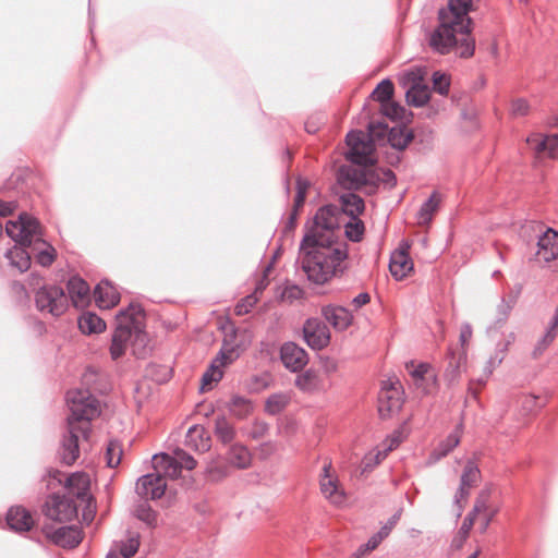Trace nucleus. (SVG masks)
<instances>
[{
    "label": "nucleus",
    "instance_id": "obj_1",
    "mask_svg": "<svg viewBox=\"0 0 558 558\" xmlns=\"http://www.w3.org/2000/svg\"><path fill=\"white\" fill-rule=\"evenodd\" d=\"M339 214L336 205L320 207L300 243L296 263L315 284L326 283L347 268L348 244L336 234Z\"/></svg>",
    "mask_w": 558,
    "mask_h": 558
},
{
    "label": "nucleus",
    "instance_id": "obj_2",
    "mask_svg": "<svg viewBox=\"0 0 558 558\" xmlns=\"http://www.w3.org/2000/svg\"><path fill=\"white\" fill-rule=\"evenodd\" d=\"M472 0H448L447 8L438 12V26L429 36L428 44L438 53L454 49L461 58L474 54L475 40L471 37L469 11Z\"/></svg>",
    "mask_w": 558,
    "mask_h": 558
},
{
    "label": "nucleus",
    "instance_id": "obj_3",
    "mask_svg": "<svg viewBox=\"0 0 558 558\" xmlns=\"http://www.w3.org/2000/svg\"><path fill=\"white\" fill-rule=\"evenodd\" d=\"M5 232L15 243L28 246L31 256L43 267L50 266L57 256L56 248L44 239L43 228L33 216L22 213L17 220H9Z\"/></svg>",
    "mask_w": 558,
    "mask_h": 558
},
{
    "label": "nucleus",
    "instance_id": "obj_4",
    "mask_svg": "<svg viewBox=\"0 0 558 558\" xmlns=\"http://www.w3.org/2000/svg\"><path fill=\"white\" fill-rule=\"evenodd\" d=\"M132 340L141 344L147 340V336L143 330V308L137 303H131L116 315V328L110 345L112 360L120 359Z\"/></svg>",
    "mask_w": 558,
    "mask_h": 558
},
{
    "label": "nucleus",
    "instance_id": "obj_5",
    "mask_svg": "<svg viewBox=\"0 0 558 558\" xmlns=\"http://www.w3.org/2000/svg\"><path fill=\"white\" fill-rule=\"evenodd\" d=\"M66 405L70 414L69 426H77L83 433L92 432V421L101 413L100 402L88 389H71L66 392Z\"/></svg>",
    "mask_w": 558,
    "mask_h": 558
},
{
    "label": "nucleus",
    "instance_id": "obj_6",
    "mask_svg": "<svg viewBox=\"0 0 558 558\" xmlns=\"http://www.w3.org/2000/svg\"><path fill=\"white\" fill-rule=\"evenodd\" d=\"M36 308L44 315L61 316L68 308V295L54 284H43L35 292Z\"/></svg>",
    "mask_w": 558,
    "mask_h": 558
},
{
    "label": "nucleus",
    "instance_id": "obj_7",
    "mask_svg": "<svg viewBox=\"0 0 558 558\" xmlns=\"http://www.w3.org/2000/svg\"><path fill=\"white\" fill-rule=\"evenodd\" d=\"M47 487L49 489L63 484L70 496L81 500H85L88 497L90 481L86 473L75 472L63 481L64 474L61 471L50 469L47 471Z\"/></svg>",
    "mask_w": 558,
    "mask_h": 558
},
{
    "label": "nucleus",
    "instance_id": "obj_8",
    "mask_svg": "<svg viewBox=\"0 0 558 558\" xmlns=\"http://www.w3.org/2000/svg\"><path fill=\"white\" fill-rule=\"evenodd\" d=\"M349 151L347 159L357 166H371L375 162L372 157L374 150L373 140L362 131H351L347 134Z\"/></svg>",
    "mask_w": 558,
    "mask_h": 558
},
{
    "label": "nucleus",
    "instance_id": "obj_9",
    "mask_svg": "<svg viewBox=\"0 0 558 558\" xmlns=\"http://www.w3.org/2000/svg\"><path fill=\"white\" fill-rule=\"evenodd\" d=\"M349 151L347 159L357 166H371L375 162L372 157L374 150L373 140L362 131H351L347 134Z\"/></svg>",
    "mask_w": 558,
    "mask_h": 558
},
{
    "label": "nucleus",
    "instance_id": "obj_10",
    "mask_svg": "<svg viewBox=\"0 0 558 558\" xmlns=\"http://www.w3.org/2000/svg\"><path fill=\"white\" fill-rule=\"evenodd\" d=\"M44 515L56 522H70L77 515V508L71 497L52 494L43 506Z\"/></svg>",
    "mask_w": 558,
    "mask_h": 558
},
{
    "label": "nucleus",
    "instance_id": "obj_11",
    "mask_svg": "<svg viewBox=\"0 0 558 558\" xmlns=\"http://www.w3.org/2000/svg\"><path fill=\"white\" fill-rule=\"evenodd\" d=\"M90 433H83L77 426H69L62 435L58 454L60 461L65 465H72L80 456V438L87 439Z\"/></svg>",
    "mask_w": 558,
    "mask_h": 558
},
{
    "label": "nucleus",
    "instance_id": "obj_12",
    "mask_svg": "<svg viewBox=\"0 0 558 558\" xmlns=\"http://www.w3.org/2000/svg\"><path fill=\"white\" fill-rule=\"evenodd\" d=\"M303 338L313 350H323L330 342L328 326L319 318H307L303 326Z\"/></svg>",
    "mask_w": 558,
    "mask_h": 558
},
{
    "label": "nucleus",
    "instance_id": "obj_13",
    "mask_svg": "<svg viewBox=\"0 0 558 558\" xmlns=\"http://www.w3.org/2000/svg\"><path fill=\"white\" fill-rule=\"evenodd\" d=\"M403 403V399L399 388L395 383L387 380L383 383L378 393V413L381 418L390 417L393 413L399 412Z\"/></svg>",
    "mask_w": 558,
    "mask_h": 558
},
{
    "label": "nucleus",
    "instance_id": "obj_14",
    "mask_svg": "<svg viewBox=\"0 0 558 558\" xmlns=\"http://www.w3.org/2000/svg\"><path fill=\"white\" fill-rule=\"evenodd\" d=\"M43 532L49 541L63 548H74L83 539L81 529L74 525L53 529L46 524Z\"/></svg>",
    "mask_w": 558,
    "mask_h": 558
},
{
    "label": "nucleus",
    "instance_id": "obj_15",
    "mask_svg": "<svg viewBox=\"0 0 558 558\" xmlns=\"http://www.w3.org/2000/svg\"><path fill=\"white\" fill-rule=\"evenodd\" d=\"M167 483L160 473H149L140 477L135 490L142 499H159L165 495Z\"/></svg>",
    "mask_w": 558,
    "mask_h": 558
},
{
    "label": "nucleus",
    "instance_id": "obj_16",
    "mask_svg": "<svg viewBox=\"0 0 558 558\" xmlns=\"http://www.w3.org/2000/svg\"><path fill=\"white\" fill-rule=\"evenodd\" d=\"M238 356L239 353L233 347H223L210 367L203 374L201 390L205 391L213 383L219 381L222 378L220 366L232 363Z\"/></svg>",
    "mask_w": 558,
    "mask_h": 558
},
{
    "label": "nucleus",
    "instance_id": "obj_17",
    "mask_svg": "<svg viewBox=\"0 0 558 558\" xmlns=\"http://www.w3.org/2000/svg\"><path fill=\"white\" fill-rule=\"evenodd\" d=\"M536 226L539 228L541 232L537 236L536 255L545 263L558 259V232L553 228H547L545 231H542V226Z\"/></svg>",
    "mask_w": 558,
    "mask_h": 558
},
{
    "label": "nucleus",
    "instance_id": "obj_18",
    "mask_svg": "<svg viewBox=\"0 0 558 558\" xmlns=\"http://www.w3.org/2000/svg\"><path fill=\"white\" fill-rule=\"evenodd\" d=\"M280 359L291 372L301 371L308 362L307 352L294 342H287L281 347Z\"/></svg>",
    "mask_w": 558,
    "mask_h": 558
},
{
    "label": "nucleus",
    "instance_id": "obj_19",
    "mask_svg": "<svg viewBox=\"0 0 558 558\" xmlns=\"http://www.w3.org/2000/svg\"><path fill=\"white\" fill-rule=\"evenodd\" d=\"M331 463H325L319 480L320 492L326 499L333 505H341L344 501V494L339 488L338 478L330 473Z\"/></svg>",
    "mask_w": 558,
    "mask_h": 558
},
{
    "label": "nucleus",
    "instance_id": "obj_20",
    "mask_svg": "<svg viewBox=\"0 0 558 558\" xmlns=\"http://www.w3.org/2000/svg\"><path fill=\"white\" fill-rule=\"evenodd\" d=\"M322 315L337 331L347 330L353 323V314L339 305H326L322 308Z\"/></svg>",
    "mask_w": 558,
    "mask_h": 558
},
{
    "label": "nucleus",
    "instance_id": "obj_21",
    "mask_svg": "<svg viewBox=\"0 0 558 558\" xmlns=\"http://www.w3.org/2000/svg\"><path fill=\"white\" fill-rule=\"evenodd\" d=\"M140 533L129 531L125 539L114 542L106 558H131L140 547Z\"/></svg>",
    "mask_w": 558,
    "mask_h": 558
},
{
    "label": "nucleus",
    "instance_id": "obj_22",
    "mask_svg": "<svg viewBox=\"0 0 558 558\" xmlns=\"http://www.w3.org/2000/svg\"><path fill=\"white\" fill-rule=\"evenodd\" d=\"M405 248H399L392 252L389 262V270L396 280H402L413 269V262Z\"/></svg>",
    "mask_w": 558,
    "mask_h": 558
},
{
    "label": "nucleus",
    "instance_id": "obj_23",
    "mask_svg": "<svg viewBox=\"0 0 558 558\" xmlns=\"http://www.w3.org/2000/svg\"><path fill=\"white\" fill-rule=\"evenodd\" d=\"M526 144L536 154H547L551 158H558V135L542 136L533 134L526 138Z\"/></svg>",
    "mask_w": 558,
    "mask_h": 558
},
{
    "label": "nucleus",
    "instance_id": "obj_24",
    "mask_svg": "<svg viewBox=\"0 0 558 558\" xmlns=\"http://www.w3.org/2000/svg\"><path fill=\"white\" fill-rule=\"evenodd\" d=\"M366 167V166H363ZM365 168H355L353 166H342L338 172L339 183L349 190H360L364 187Z\"/></svg>",
    "mask_w": 558,
    "mask_h": 558
},
{
    "label": "nucleus",
    "instance_id": "obj_25",
    "mask_svg": "<svg viewBox=\"0 0 558 558\" xmlns=\"http://www.w3.org/2000/svg\"><path fill=\"white\" fill-rule=\"evenodd\" d=\"M7 523L9 527L16 532L29 531L34 524V520L25 508L11 507L7 513Z\"/></svg>",
    "mask_w": 558,
    "mask_h": 558
},
{
    "label": "nucleus",
    "instance_id": "obj_26",
    "mask_svg": "<svg viewBox=\"0 0 558 558\" xmlns=\"http://www.w3.org/2000/svg\"><path fill=\"white\" fill-rule=\"evenodd\" d=\"M94 295L100 308H111L120 301L118 290L107 280H102L96 286Z\"/></svg>",
    "mask_w": 558,
    "mask_h": 558
},
{
    "label": "nucleus",
    "instance_id": "obj_27",
    "mask_svg": "<svg viewBox=\"0 0 558 558\" xmlns=\"http://www.w3.org/2000/svg\"><path fill=\"white\" fill-rule=\"evenodd\" d=\"M252 459V453L248 448L240 442L232 444L227 452L228 463L239 470L250 468Z\"/></svg>",
    "mask_w": 558,
    "mask_h": 558
},
{
    "label": "nucleus",
    "instance_id": "obj_28",
    "mask_svg": "<svg viewBox=\"0 0 558 558\" xmlns=\"http://www.w3.org/2000/svg\"><path fill=\"white\" fill-rule=\"evenodd\" d=\"M184 442L186 447L199 452L210 448V438L205 428L199 425H193L187 429Z\"/></svg>",
    "mask_w": 558,
    "mask_h": 558
},
{
    "label": "nucleus",
    "instance_id": "obj_29",
    "mask_svg": "<svg viewBox=\"0 0 558 558\" xmlns=\"http://www.w3.org/2000/svg\"><path fill=\"white\" fill-rule=\"evenodd\" d=\"M66 287L74 306H83L88 302L89 286L85 280L74 276L69 279Z\"/></svg>",
    "mask_w": 558,
    "mask_h": 558
},
{
    "label": "nucleus",
    "instance_id": "obj_30",
    "mask_svg": "<svg viewBox=\"0 0 558 558\" xmlns=\"http://www.w3.org/2000/svg\"><path fill=\"white\" fill-rule=\"evenodd\" d=\"M15 244L16 245L13 248L7 251L5 257L12 267L24 272L31 267V250L27 251L28 246H22L17 243Z\"/></svg>",
    "mask_w": 558,
    "mask_h": 558
},
{
    "label": "nucleus",
    "instance_id": "obj_31",
    "mask_svg": "<svg viewBox=\"0 0 558 558\" xmlns=\"http://www.w3.org/2000/svg\"><path fill=\"white\" fill-rule=\"evenodd\" d=\"M153 463L156 470H160L166 476L178 478L181 474V466L174 456L168 453L155 454Z\"/></svg>",
    "mask_w": 558,
    "mask_h": 558
},
{
    "label": "nucleus",
    "instance_id": "obj_32",
    "mask_svg": "<svg viewBox=\"0 0 558 558\" xmlns=\"http://www.w3.org/2000/svg\"><path fill=\"white\" fill-rule=\"evenodd\" d=\"M78 328L85 335L99 333L106 329V323L95 313L85 312L78 318Z\"/></svg>",
    "mask_w": 558,
    "mask_h": 558
},
{
    "label": "nucleus",
    "instance_id": "obj_33",
    "mask_svg": "<svg viewBox=\"0 0 558 558\" xmlns=\"http://www.w3.org/2000/svg\"><path fill=\"white\" fill-rule=\"evenodd\" d=\"M214 434L223 445L231 444L236 436L234 426L225 416L215 420Z\"/></svg>",
    "mask_w": 558,
    "mask_h": 558
},
{
    "label": "nucleus",
    "instance_id": "obj_34",
    "mask_svg": "<svg viewBox=\"0 0 558 558\" xmlns=\"http://www.w3.org/2000/svg\"><path fill=\"white\" fill-rule=\"evenodd\" d=\"M229 412L239 420L247 417L253 411L252 401L242 396H232L228 402Z\"/></svg>",
    "mask_w": 558,
    "mask_h": 558
},
{
    "label": "nucleus",
    "instance_id": "obj_35",
    "mask_svg": "<svg viewBox=\"0 0 558 558\" xmlns=\"http://www.w3.org/2000/svg\"><path fill=\"white\" fill-rule=\"evenodd\" d=\"M295 386L304 392H314L320 389V378L315 369H306L295 379Z\"/></svg>",
    "mask_w": 558,
    "mask_h": 558
},
{
    "label": "nucleus",
    "instance_id": "obj_36",
    "mask_svg": "<svg viewBox=\"0 0 558 558\" xmlns=\"http://www.w3.org/2000/svg\"><path fill=\"white\" fill-rule=\"evenodd\" d=\"M340 199L343 213L350 216L351 219L357 218L364 211V202L359 195L348 193L341 195Z\"/></svg>",
    "mask_w": 558,
    "mask_h": 558
},
{
    "label": "nucleus",
    "instance_id": "obj_37",
    "mask_svg": "<svg viewBox=\"0 0 558 558\" xmlns=\"http://www.w3.org/2000/svg\"><path fill=\"white\" fill-rule=\"evenodd\" d=\"M440 204V195L437 192H433L428 199H426L418 213L417 221L420 225H427L432 221L435 211L438 209Z\"/></svg>",
    "mask_w": 558,
    "mask_h": 558
},
{
    "label": "nucleus",
    "instance_id": "obj_38",
    "mask_svg": "<svg viewBox=\"0 0 558 558\" xmlns=\"http://www.w3.org/2000/svg\"><path fill=\"white\" fill-rule=\"evenodd\" d=\"M405 368L412 380H432L436 385V375L432 373V367L427 363L415 364L413 361L405 364Z\"/></svg>",
    "mask_w": 558,
    "mask_h": 558
},
{
    "label": "nucleus",
    "instance_id": "obj_39",
    "mask_svg": "<svg viewBox=\"0 0 558 558\" xmlns=\"http://www.w3.org/2000/svg\"><path fill=\"white\" fill-rule=\"evenodd\" d=\"M412 133L404 128H391L387 136L391 147L398 150H403L412 141Z\"/></svg>",
    "mask_w": 558,
    "mask_h": 558
},
{
    "label": "nucleus",
    "instance_id": "obj_40",
    "mask_svg": "<svg viewBox=\"0 0 558 558\" xmlns=\"http://www.w3.org/2000/svg\"><path fill=\"white\" fill-rule=\"evenodd\" d=\"M290 397L288 393H272L265 401V412L270 415H277L288 407Z\"/></svg>",
    "mask_w": 558,
    "mask_h": 558
},
{
    "label": "nucleus",
    "instance_id": "obj_41",
    "mask_svg": "<svg viewBox=\"0 0 558 558\" xmlns=\"http://www.w3.org/2000/svg\"><path fill=\"white\" fill-rule=\"evenodd\" d=\"M429 97H430V93H429V88L426 84L418 86V87L417 86L412 87L405 92L407 102L410 106H413L416 108L425 106L428 102Z\"/></svg>",
    "mask_w": 558,
    "mask_h": 558
},
{
    "label": "nucleus",
    "instance_id": "obj_42",
    "mask_svg": "<svg viewBox=\"0 0 558 558\" xmlns=\"http://www.w3.org/2000/svg\"><path fill=\"white\" fill-rule=\"evenodd\" d=\"M480 480L481 471L478 465L473 460H469L461 474L460 484L471 489L480 482Z\"/></svg>",
    "mask_w": 558,
    "mask_h": 558
},
{
    "label": "nucleus",
    "instance_id": "obj_43",
    "mask_svg": "<svg viewBox=\"0 0 558 558\" xmlns=\"http://www.w3.org/2000/svg\"><path fill=\"white\" fill-rule=\"evenodd\" d=\"M405 92L412 87L424 85L423 72L421 69H413L403 72L399 78Z\"/></svg>",
    "mask_w": 558,
    "mask_h": 558
},
{
    "label": "nucleus",
    "instance_id": "obj_44",
    "mask_svg": "<svg viewBox=\"0 0 558 558\" xmlns=\"http://www.w3.org/2000/svg\"><path fill=\"white\" fill-rule=\"evenodd\" d=\"M148 499L141 500L134 510V513L136 518L143 522H145L147 525L153 526L156 524L157 521V514L151 509L149 504L147 502Z\"/></svg>",
    "mask_w": 558,
    "mask_h": 558
},
{
    "label": "nucleus",
    "instance_id": "obj_45",
    "mask_svg": "<svg viewBox=\"0 0 558 558\" xmlns=\"http://www.w3.org/2000/svg\"><path fill=\"white\" fill-rule=\"evenodd\" d=\"M393 95V84L390 80H383L372 93V97L381 105L389 102Z\"/></svg>",
    "mask_w": 558,
    "mask_h": 558
},
{
    "label": "nucleus",
    "instance_id": "obj_46",
    "mask_svg": "<svg viewBox=\"0 0 558 558\" xmlns=\"http://www.w3.org/2000/svg\"><path fill=\"white\" fill-rule=\"evenodd\" d=\"M489 498H490V489L485 488L480 492L478 496L475 499L473 509L470 511L471 514H473L475 518L477 514L486 513L490 511L489 508Z\"/></svg>",
    "mask_w": 558,
    "mask_h": 558
},
{
    "label": "nucleus",
    "instance_id": "obj_47",
    "mask_svg": "<svg viewBox=\"0 0 558 558\" xmlns=\"http://www.w3.org/2000/svg\"><path fill=\"white\" fill-rule=\"evenodd\" d=\"M122 456L121 445L117 440L109 441L106 451L107 465L109 468H116L120 464Z\"/></svg>",
    "mask_w": 558,
    "mask_h": 558
},
{
    "label": "nucleus",
    "instance_id": "obj_48",
    "mask_svg": "<svg viewBox=\"0 0 558 558\" xmlns=\"http://www.w3.org/2000/svg\"><path fill=\"white\" fill-rule=\"evenodd\" d=\"M364 234V223L359 218L352 219L345 225V235L353 242L362 240Z\"/></svg>",
    "mask_w": 558,
    "mask_h": 558
},
{
    "label": "nucleus",
    "instance_id": "obj_49",
    "mask_svg": "<svg viewBox=\"0 0 558 558\" xmlns=\"http://www.w3.org/2000/svg\"><path fill=\"white\" fill-rule=\"evenodd\" d=\"M450 354L449 365L446 369L445 376L448 381L453 383L460 375V364L463 359H465V352H463L459 357H456L452 352Z\"/></svg>",
    "mask_w": 558,
    "mask_h": 558
},
{
    "label": "nucleus",
    "instance_id": "obj_50",
    "mask_svg": "<svg viewBox=\"0 0 558 558\" xmlns=\"http://www.w3.org/2000/svg\"><path fill=\"white\" fill-rule=\"evenodd\" d=\"M558 333L551 331L550 329H546L544 336L537 341L532 352L534 359L541 356L544 351L553 343Z\"/></svg>",
    "mask_w": 558,
    "mask_h": 558
},
{
    "label": "nucleus",
    "instance_id": "obj_51",
    "mask_svg": "<svg viewBox=\"0 0 558 558\" xmlns=\"http://www.w3.org/2000/svg\"><path fill=\"white\" fill-rule=\"evenodd\" d=\"M388 125L385 122H369L367 125L368 136L374 141H381L388 136Z\"/></svg>",
    "mask_w": 558,
    "mask_h": 558
},
{
    "label": "nucleus",
    "instance_id": "obj_52",
    "mask_svg": "<svg viewBox=\"0 0 558 558\" xmlns=\"http://www.w3.org/2000/svg\"><path fill=\"white\" fill-rule=\"evenodd\" d=\"M269 425L266 422L255 420L247 430V436L254 440H259L267 435Z\"/></svg>",
    "mask_w": 558,
    "mask_h": 558
},
{
    "label": "nucleus",
    "instance_id": "obj_53",
    "mask_svg": "<svg viewBox=\"0 0 558 558\" xmlns=\"http://www.w3.org/2000/svg\"><path fill=\"white\" fill-rule=\"evenodd\" d=\"M460 442V438L456 433L450 434L446 440H444L436 449L438 458L447 456L452 451Z\"/></svg>",
    "mask_w": 558,
    "mask_h": 558
},
{
    "label": "nucleus",
    "instance_id": "obj_54",
    "mask_svg": "<svg viewBox=\"0 0 558 558\" xmlns=\"http://www.w3.org/2000/svg\"><path fill=\"white\" fill-rule=\"evenodd\" d=\"M450 87V81L449 78L440 73V72H434L433 74V88L438 94L445 96L448 94Z\"/></svg>",
    "mask_w": 558,
    "mask_h": 558
},
{
    "label": "nucleus",
    "instance_id": "obj_55",
    "mask_svg": "<svg viewBox=\"0 0 558 558\" xmlns=\"http://www.w3.org/2000/svg\"><path fill=\"white\" fill-rule=\"evenodd\" d=\"M173 456L175 457V459H178L181 469H186L189 471L195 469L196 460L191 454L185 452L183 449L177 448L173 451Z\"/></svg>",
    "mask_w": 558,
    "mask_h": 558
},
{
    "label": "nucleus",
    "instance_id": "obj_56",
    "mask_svg": "<svg viewBox=\"0 0 558 558\" xmlns=\"http://www.w3.org/2000/svg\"><path fill=\"white\" fill-rule=\"evenodd\" d=\"M257 303V298L254 294L246 295L235 306V314L239 316L248 314Z\"/></svg>",
    "mask_w": 558,
    "mask_h": 558
},
{
    "label": "nucleus",
    "instance_id": "obj_57",
    "mask_svg": "<svg viewBox=\"0 0 558 558\" xmlns=\"http://www.w3.org/2000/svg\"><path fill=\"white\" fill-rule=\"evenodd\" d=\"M514 301H507L505 298L500 300L497 306V324H504L510 315Z\"/></svg>",
    "mask_w": 558,
    "mask_h": 558
},
{
    "label": "nucleus",
    "instance_id": "obj_58",
    "mask_svg": "<svg viewBox=\"0 0 558 558\" xmlns=\"http://www.w3.org/2000/svg\"><path fill=\"white\" fill-rule=\"evenodd\" d=\"M529 109V102L523 98L515 99L511 104V113L514 117H523L527 114Z\"/></svg>",
    "mask_w": 558,
    "mask_h": 558
},
{
    "label": "nucleus",
    "instance_id": "obj_59",
    "mask_svg": "<svg viewBox=\"0 0 558 558\" xmlns=\"http://www.w3.org/2000/svg\"><path fill=\"white\" fill-rule=\"evenodd\" d=\"M364 181V186H369L371 190L374 191L380 182V172L365 168Z\"/></svg>",
    "mask_w": 558,
    "mask_h": 558
},
{
    "label": "nucleus",
    "instance_id": "obj_60",
    "mask_svg": "<svg viewBox=\"0 0 558 558\" xmlns=\"http://www.w3.org/2000/svg\"><path fill=\"white\" fill-rule=\"evenodd\" d=\"M387 537L386 530L378 531L376 534L369 537V539L364 544L365 549H369L371 551L377 548V546Z\"/></svg>",
    "mask_w": 558,
    "mask_h": 558
},
{
    "label": "nucleus",
    "instance_id": "obj_61",
    "mask_svg": "<svg viewBox=\"0 0 558 558\" xmlns=\"http://www.w3.org/2000/svg\"><path fill=\"white\" fill-rule=\"evenodd\" d=\"M473 335L472 326L469 323H463L460 328L459 341L461 347H465L471 340Z\"/></svg>",
    "mask_w": 558,
    "mask_h": 558
},
{
    "label": "nucleus",
    "instance_id": "obj_62",
    "mask_svg": "<svg viewBox=\"0 0 558 558\" xmlns=\"http://www.w3.org/2000/svg\"><path fill=\"white\" fill-rule=\"evenodd\" d=\"M537 402L538 398L536 396H524L522 400L523 410H525L526 412H533L535 409L542 408L543 404H538Z\"/></svg>",
    "mask_w": 558,
    "mask_h": 558
},
{
    "label": "nucleus",
    "instance_id": "obj_63",
    "mask_svg": "<svg viewBox=\"0 0 558 558\" xmlns=\"http://www.w3.org/2000/svg\"><path fill=\"white\" fill-rule=\"evenodd\" d=\"M474 521H475V517L469 512L468 515L464 518L462 525L460 527V534L462 535L463 539H465L468 537L470 531L472 530V527L474 525Z\"/></svg>",
    "mask_w": 558,
    "mask_h": 558
},
{
    "label": "nucleus",
    "instance_id": "obj_64",
    "mask_svg": "<svg viewBox=\"0 0 558 558\" xmlns=\"http://www.w3.org/2000/svg\"><path fill=\"white\" fill-rule=\"evenodd\" d=\"M380 182L389 187H393L397 183L396 174L390 169H383L380 170Z\"/></svg>",
    "mask_w": 558,
    "mask_h": 558
}]
</instances>
